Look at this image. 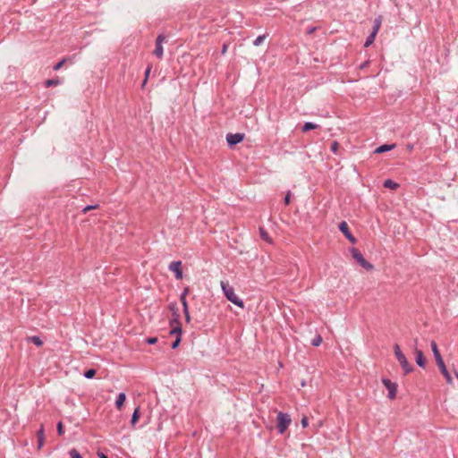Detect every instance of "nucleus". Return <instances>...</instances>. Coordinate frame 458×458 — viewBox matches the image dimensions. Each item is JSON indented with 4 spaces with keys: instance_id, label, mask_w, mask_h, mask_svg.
Returning <instances> with one entry per match:
<instances>
[{
    "instance_id": "5",
    "label": "nucleus",
    "mask_w": 458,
    "mask_h": 458,
    "mask_svg": "<svg viewBox=\"0 0 458 458\" xmlns=\"http://www.w3.org/2000/svg\"><path fill=\"white\" fill-rule=\"evenodd\" d=\"M352 258L365 269L371 270L373 269V266L368 262L362 254L355 248L351 250Z\"/></svg>"
},
{
    "instance_id": "9",
    "label": "nucleus",
    "mask_w": 458,
    "mask_h": 458,
    "mask_svg": "<svg viewBox=\"0 0 458 458\" xmlns=\"http://www.w3.org/2000/svg\"><path fill=\"white\" fill-rule=\"evenodd\" d=\"M169 269L175 274V278L181 280L182 278V262L173 261L169 265Z\"/></svg>"
},
{
    "instance_id": "22",
    "label": "nucleus",
    "mask_w": 458,
    "mask_h": 458,
    "mask_svg": "<svg viewBox=\"0 0 458 458\" xmlns=\"http://www.w3.org/2000/svg\"><path fill=\"white\" fill-rule=\"evenodd\" d=\"M318 127L317 124L313 123H306L303 127H302V131H308L310 130H313V129H316Z\"/></svg>"
},
{
    "instance_id": "15",
    "label": "nucleus",
    "mask_w": 458,
    "mask_h": 458,
    "mask_svg": "<svg viewBox=\"0 0 458 458\" xmlns=\"http://www.w3.org/2000/svg\"><path fill=\"white\" fill-rule=\"evenodd\" d=\"M188 291H189V290L186 288V289L184 290V292H183V293H182V295H181V302H182V306H183V312H184V313H187V311H189V310H188V304H187V301H186V294L188 293Z\"/></svg>"
},
{
    "instance_id": "30",
    "label": "nucleus",
    "mask_w": 458,
    "mask_h": 458,
    "mask_svg": "<svg viewBox=\"0 0 458 458\" xmlns=\"http://www.w3.org/2000/svg\"><path fill=\"white\" fill-rule=\"evenodd\" d=\"M266 38V36L265 35H261V36H259L255 41H254V45L255 46H259Z\"/></svg>"
},
{
    "instance_id": "11",
    "label": "nucleus",
    "mask_w": 458,
    "mask_h": 458,
    "mask_svg": "<svg viewBox=\"0 0 458 458\" xmlns=\"http://www.w3.org/2000/svg\"><path fill=\"white\" fill-rule=\"evenodd\" d=\"M243 140V134L235 133V134H228L226 137V140L229 145H235L240 143Z\"/></svg>"
},
{
    "instance_id": "34",
    "label": "nucleus",
    "mask_w": 458,
    "mask_h": 458,
    "mask_svg": "<svg viewBox=\"0 0 458 458\" xmlns=\"http://www.w3.org/2000/svg\"><path fill=\"white\" fill-rule=\"evenodd\" d=\"M146 342L149 344H154L157 342V337H148V338H147Z\"/></svg>"
},
{
    "instance_id": "7",
    "label": "nucleus",
    "mask_w": 458,
    "mask_h": 458,
    "mask_svg": "<svg viewBox=\"0 0 458 458\" xmlns=\"http://www.w3.org/2000/svg\"><path fill=\"white\" fill-rule=\"evenodd\" d=\"M396 360L400 363L404 374H409L413 370L412 365L410 364L404 354L396 357Z\"/></svg>"
},
{
    "instance_id": "10",
    "label": "nucleus",
    "mask_w": 458,
    "mask_h": 458,
    "mask_svg": "<svg viewBox=\"0 0 458 458\" xmlns=\"http://www.w3.org/2000/svg\"><path fill=\"white\" fill-rule=\"evenodd\" d=\"M340 231L344 234V236L352 242L355 243V237L350 233L348 224L345 221H343L339 225Z\"/></svg>"
},
{
    "instance_id": "23",
    "label": "nucleus",
    "mask_w": 458,
    "mask_h": 458,
    "mask_svg": "<svg viewBox=\"0 0 458 458\" xmlns=\"http://www.w3.org/2000/svg\"><path fill=\"white\" fill-rule=\"evenodd\" d=\"M259 232H260V236L263 240H265L268 242H272L270 237L268 236V233L264 229L260 228Z\"/></svg>"
},
{
    "instance_id": "40",
    "label": "nucleus",
    "mask_w": 458,
    "mask_h": 458,
    "mask_svg": "<svg viewBox=\"0 0 458 458\" xmlns=\"http://www.w3.org/2000/svg\"><path fill=\"white\" fill-rule=\"evenodd\" d=\"M98 456L99 458H107V456L104 454H99Z\"/></svg>"
},
{
    "instance_id": "35",
    "label": "nucleus",
    "mask_w": 458,
    "mask_h": 458,
    "mask_svg": "<svg viewBox=\"0 0 458 458\" xmlns=\"http://www.w3.org/2000/svg\"><path fill=\"white\" fill-rule=\"evenodd\" d=\"M57 432L59 435H63L64 434V427H63V423L62 422H59L57 424Z\"/></svg>"
},
{
    "instance_id": "32",
    "label": "nucleus",
    "mask_w": 458,
    "mask_h": 458,
    "mask_svg": "<svg viewBox=\"0 0 458 458\" xmlns=\"http://www.w3.org/2000/svg\"><path fill=\"white\" fill-rule=\"evenodd\" d=\"M98 208V205H95V206H87L85 207L83 209H82V213L83 214H86L87 212H89V210H92V209H96Z\"/></svg>"
},
{
    "instance_id": "27",
    "label": "nucleus",
    "mask_w": 458,
    "mask_h": 458,
    "mask_svg": "<svg viewBox=\"0 0 458 458\" xmlns=\"http://www.w3.org/2000/svg\"><path fill=\"white\" fill-rule=\"evenodd\" d=\"M67 58H64L63 60H61L60 62H58L55 66H54V70L55 71H58L60 70L64 64H65Z\"/></svg>"
},
{
    "instance_id": "31",
    "label": "nucleus",
    "mask_w": 458,
    "mask_h": 458,
    "mask_svg": "<svg viewBox=\"0 0 458 458\" xmlns=\"http://www.w3.org/2000/svg\"><path fill=\"white\" fill-rule=\"evenodd\" d=\"M339 147H340L339 143L337 141H334V142H332L330 148H331L332 152L336 153Z\"/></svg>"
},
{
    "instance_id": "18",
    "label": "nucleus",
    "mask_w": 458,
    "mask_h": 458,
    "mask_svg": "<svg viewBox=\"0 0 458 458\" xmlns=\"http://www.w3.org/2000/svg\"><path fill=\"white\" fill-rule=\"evenodd\" d=\"M140 417V408L137 407L134 410V412H133L132 417H131V422L132 426H134L138 422Z\"/></svg>"
},
{
    "instance_id": "29",
    "label": "nucleus",
    "mask_w": 458,
    "mask_h": 458,
    "mask_svg": "<svg viewBox=\"0 0 458 458\" xmlns=\"http://www.w3.org/2000/svg\"><path fill=\"white\" fill-rule=\"evenodd\" d=\"M322 343V337L320 335H317L313 340H312V344L314 346H318L320 345V344Z\"/></svg>"
},
{
    "instance_id": "20",
    "label": "nucleus",
    "mask_w": 458,
    "mask_h": 458,
    "mask_svg": "<svg viewBox=\"0 0 458 458\" xmlns=\"http://www.w3.org/2000/svg\"><path fill=\"white\" fill-rule=\"evenodd\" d=\"M60 83H61V81H60L59 79H50V80L46 81L45 86L47 88H49V87H52V86H57Z\"/></svg>"
},
{
    "instance_id": "8",
    "label": "nucleus",
    "mask_w": 458,
    "mask_h": 458,
    "mask_svg": "<svg viewBox=\"0 0 458 458\" xmlns=\"http://www.w3.org/2000/svg\"><path fill=\"white\" fill-rule=\"evenodd\" d=\"M165 37L164 35H158L156 39V47L155 50L153 51V54L158 58L163 57L164 49L162 43L165 41Z\"/></svg>"
},
{
    "instance_id": "3",
    "label": "nucleus",
    "mask_w": 458,
    "mask_h": 458,
    "mask_svg": "<svg viewBox=\"0 0 458 458\" xmlns=\"http://www.w3.org/2000/svg\"><path fill=\"white\" fill-rule=\"evenodd\" d=\"M171 335H176V340L172 344V348L175 349L179 346L181 342L182 327L178 319L175 318L170 321Z\"/></svg>"
},
{
    "instance_id": "2",
    "label": "nucleus",
    "mask_w": 458,
    "mask_h": 458,
    "mask_svg": "<svg viewBox=\"0 0 458 458\" xmlns=\"http://www.w3.org/2000/svg\"><path fill=\"white\" fill-rule=\"evenodd\" d=\"M220 285L225 296L229 301L233 302L234 305L238 306L241 309L244 308V302L236 294L234 288L229 284V282L221 281Z\"/></svg>"
},
{
    "instance_id": "36",
    "label": "nucleus",
    "mask_w": 458,
    "mask_h": 458,
    "mask_svg": "<svg viewBox=\"0 0 458 458\" xmlns=\"http://www.w3.org/2000/svg\"><path fill=\"white\" fill-rule=\"evenodd\" d=\"M308 418L306 416H304L302 419H301V425L303 428H306L308 426Z\"/></svg>"
},
{
    "instance_id": "21",
    "label": "nucleus",
    "mask_w": 458,
    "mask_h": 458,
    "mask_svg": "<svg viewBox=\"0 0 458 458\" xmlns=\"http://www.w3.org/2000/svg\"><path fill=\"white\" fill-rule=\"evenodd\" d=\"M377 34L375 32H371V34L368 37L364 47H369L375 40Z\"/></svg>"
},
{
    "instance_id": "4",
    "label": "nucleus",
    "mask_w": 458,
    "mask_h": 458,
    "mask_svg": "<svg viewBox=\"0 0 458 458\" xmlns=\"http://www.w3.org/2000/svg\"><path fill=\"white\" fill-rule=\"evenodd\" d=\"M291 418L288 414L279 411L277 414V429L283 434L290 426Z\"/></svg>"
},
{
    "instance_id": "38",
    "label": "nucleus",
    "mask_w": 458,
    "mask_h": 458,
    "mask_svg": "<svg viewBox=\"0 0 458 458\" xmlns=\"http://www.w3.org/2000/svg\"><path fill=\"white\" fill-rule=\"evenodd\" d=\"M227 48H228V45L227 44H224L223 48H222V54L223 55H225L226 53Z\"/></svg>"
},
{
    "instance_id": "39",
    "label": "nucleus",
    "mask_w": 458,
    "mask_h": 458,
    "mask_svg": "<svg viewBox=\"0 0 458 458\" xmlns=\"http://www.w3.org/2000/svg\"><path fill=\"white\" fill-rule=\"evenodd\" d=\"M184 314H185L186 321H187V322H190V320H191V317H190L189 311H187V313H184Z\"/></svg>"
},
{
    "instance_id": "28",
    "label": "nucleus",
    "mask_w": 458,
    "mask_h": 458,
    "mask_svg": "<svg viewBox=\"0 0 458 458\" xmlns=\"http://www.w3.org/2000/svg\"><path fill=\"white\" fill-rule=\"evenodd\" d=\"M96 375V370L95 369H89L87 370L85 373H84V376L87 377V378H92L94 377V376Z\"/></svg>"
},
{
    "instance_id": "19",
    "label": "nucleus",
    "mask_w": 458,
    "mask_h": 458,
    "mask_svg": "<svg viewBox=\"0 0 458 458\" xmlns=\"http://www.w3.org/2000/svg\"><path fill=\"white\" fill-rule=\"evenodd\" d=\"M384 186L386 188H389V189H392V190H395L399 187V184L394 182V181L392 180H386L385 182H384Z\"/></svg>"
},
{
    "instance_id": "25",
    "label": "nucleus",
    "mask_w": 458,
    "mask_h": 458,
    "mask_svg": "<svg viewBox=\"0 0 458 458\" xmlns=\"http://www.w3.org/2000/svg\"><path fill=\"white\" fill-rule=\"evenodd\" d=\"M69 454L71 458H82L81 454L74 448L70 450Z\"/></svg>"
},
{
    "instance_id": "1",
    "label": "nucleus",
    "mask_w": 458,
    "mask_h": 458,
    "mask_svg": "<svg viewBox=\"0 0 458 458\" xmlns=\"http://www.w3.org/2000/svg\"><path fill=\"white\" fill-rule=\"evenodd\" d=\"M430 345H431V350L433 352L437 365L439 368L442 375L445 377L446 383L449 385H453V378H452L450 373L448 372V370L446 369L445 364L444 360H443V358L440 354V352L437 348V343L435 341H432Z\"/></svg>"
},
{
    "instance_id": "24",
    "label": "nucleus",
    "mask_w": 458,
    "mask_h": 458,
    "mask_svg": "<svg viewBox=\"0 0 458 458\" xmlns=\"http://www.w3.org/2000/svg\"><path fill=\"white\" fill-rule=\"evenodd\" d=\"M30 341L32 342L37 346H41L43 344L42 341L38 336H31V337H30Z\"/></svg>"
},
{
    "instance_id": "6",
    "label": "nucleus",
    "mask_w": 458,
    "mask_h": 458,
    "mask_svg": "<svg viewBox=\"0 0 458 458\" xmlns=\"http://www.w3.org/2000/svg\"><path fill=\"white\" fill-rule=\"evenodd\" d=\"M382 383L386 386V388L388 390V397L390 399H394L396 397V392H397V386L395 383L391 382V380L387 378H383Z\"/></svg>"
},
{
    "instance_id": "26",
    "label": "nucleus",
    "mask_w": 458,
    "mask_h": 458,
    "mask_svg": "<svg viewBox=\"0 0 458 458\" xmlns=\"http://www.w3.org/2000/svg\"><path fill=\"white\" fill-rule=\"evenodd\" d=\"M394 352L395 358L398 357L399 355H403V352H402L399 344H394Z\"/></svg>"
},
{
    "instance_id": "33",
    "label": "nucleus",
    "mask_w": 458,
    "mask_h": 458,
    "mask_svg": "<svg viewBox=\"0 0 458 458\" xmlns=\"http://www.w3.org/2000/svg\"><path fill=\"white\" fill-rule=\"evenodd\" d=\"M151 68H152V66L150 64L147 67L146 72H145V80H144L143 84L146 83V81L148 80V75L150 73Z\"/></svg>"
},
{
    "instance_id": "16",
    "label": "nucleus",
    "mask_w": 458,
    "mask_h": 458,
    "mask_svg": "<svg viewBox=\"0 0 458 458\" xmlns=\"http://www.w3.org/2000/svg\"><path fill=\"white\" fill-rule=\"evenodd\" d=\"M44 428L43 426L40 427L39 430L38 431V448H41V446L44 444Z\"/></svg>"
},
{
    "instance_id": "12",
    "label": "nucleus",
    "mask_w": 458,
    "mask_h": 458,
    "mask_svg": "<svg viewBox=\"0 0 458 458\" xmlns=\"http://www.w3.org/2000/svg\"><path fill=\"white\" fill-rule=\"evenodd\" d=\"M414 352L416 354V363L421 367V368H425L426 366V359L423 355V352L421 350L418 349V348H415L414 349Z\"/></svg>"
},
{
    "instance_id": "41",
    "label": "nucleus",
    "mask_w": 458,
    "mask_h": 458,
    "mask_svg": "<svg viewBox=\"0 0 458 458\" xmlns=\"http://www.w3.org/2000/svg\"><path fill=\"white\" fill-rule=\"evenodd\" d=\"M316 29L315 28H312L310 30H309L308 33H312Z\"/></svg>"
},
{
    "instance_id": "13",
    "label": "nucleus",
    "mask_w": 458,
    "mask_h": 458,
    "mask_svg": "<svg viewBox=\"0 0 458 458\" xmlns=\"http://www.w3.org/2000/svg\"><path fill=\"white\" fill-rule=\"evenodd\" d=\"M395 144H384L377 148L374 151L376 154H381L386 151H390L395 148Z\"/></svg>"
},
{
    "instance_id": "37",
    "label": "nucleus",
    "mask_w": 458,
    "mask_h": 458,
    "mask_svg": "<svg viewBox=\"0 0 458 458\" xmlns=\"http://www.w3.org/2000/svg\"><path fill=\"white\" fill-rule=\"evenodd\" d=\"M290 197H291V192L289 191V192L286 194L285 198H284V203H285V205H288V204L290 203Z\"/></svg>"
},
{
    "instance_id": "14",
    "label": "nucleus",
    "mask_w": 458,
    "mask_h": 458,
    "mask_svg": "<svg viewBox=\"0 0 458 458\" xmlns=\"http://www.w3.org/2000/svg\"><path fill=\"white\" fill-rule=\"evenodd\" d=\"M126 401V394L124 393H120L115 401V407L118 410H121Z\"/></svg>"
},
{
    "instance_id": "17",
    "label": "nucleus",
    "mask_w": 458,
    "mask_h": 458,
    "mask_svg": "<svg viewBox=\"0 0 458 458\" xmlns=\"http://www.w3.org/2000/svg\"><path fill=\"white\" fill-rule=\"evenodd\" d=\"M381 23H382V17L378 16L374 21V26H373L372 32H375L376 34H377V32H378V30H379L380 27H381Z\"/></svg>"
}]
</instances>
